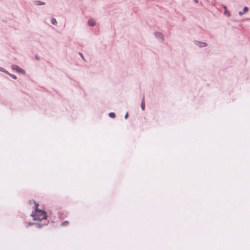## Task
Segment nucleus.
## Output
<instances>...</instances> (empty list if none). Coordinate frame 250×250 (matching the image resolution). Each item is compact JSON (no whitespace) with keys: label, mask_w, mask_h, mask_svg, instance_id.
<instances>
[{"label":"nucleus","mask_w":250,"mask_h":250,"mask_svg":"<svg viewBox=\"0 0 250 250\" xmlns=\"http://www.w3.org/2000/svg\"><path fill=\"white\" fill-rule=\"evenodd\" d=\"M10 75V76H11L12 78H13V79H17V77H16V76L15 75H12V74H11V75Z\"/></svg>","instance_id":"obj_9"},{"label":"nucleus","mask_w":250,"mask_h":250,"mask_svg":"<svg viewBox=\"0 0 250 250\" xmlns=\"http://www.w3.org/2000/svg\"><path fill=\"white\" fill-rule=\"evenodd\" d=\"M11 68L14 70H15L18 72H20V73H22V74H25V71L20 68L18 66L16 65H12L11 66Z\"/></svg>","instance_id":"obj_2"},{"label":"nucleus","mask_w":250,"mask_h":250,"mask_svg":"<svg viewBox=\"0 0 250 250\" xmlns=\"http://www.w3.org/2000/svg\"><path fill=\"white\" fill-rule=\"evenodd\" d=\"M224 9H225V10L226 9V6H225V7H224Z\"/></svg>","instance_id":"obj_17"},{"label":"nucleus","mask_w":250,"mask_h":250,"mask_svg":"<svg viewBox=\"0 0 250 250\" xmlns=\"http://www.w3.org/2000/svg\"><path fill=\"white\" fill-rule=\"evenodd\" d=\"M202 44L201 46H205L207 45L206 43H202Z\"/></svg>","instance_id":"obj_11"},{"label":"nucleus","mask_w":250,"mask_h":250,"mask_svg":"<svg viewBox=\"0 0 250 250\" xmlns=\"http://www.w3.org/2000/svg\"><path fill=\"white\" fill-rule=\"evenodd\" d=\"M38 3H39V1H38ZM44 4V3H38V4H39V5H42V4Z\"/></svg>","instance_id":"obj_13"},{"label":"nucleus","mask_w":250,"mask_h":250,"mask_svg":"<svg viewBox=\"0 0 250 250\" xmlns=\"http://www.w3.org/2000/svg\"><path fill=\"white\" fill-rule=\"evenodd\" d=\"M80 55L82 56V54H81V53H80Z\"/></svg>","instance_id":"obj_16"},{"label":"nucleus","mask_w":250,"mask_h":250,"mask_svg":"<svg viewBox=\"0 0 250 250\" xmlns=\"http://www.w3.org/2000/svg\"><path fill=\"white\" fill-rule=\"evenodd\" d=\"M249 10V8L248 7H244V9H243V12L244 13H246Z\"/></svg>","instance_id":"obj_8"},{"label":"nucleus","mask_w":250,"mask_h":250,"mask_svg":"<svg viewBox=\"0 0 250 250\" xmlns=\"http://www.w3.org/2000/svg\"><path fill=\"white\" fill-rule=\"evenodd\" d=\"M225 13L226 14H227L228 16H229V15H230V14H229V12H228H228H226V11H225Z\"/></svg>","instance_id":"obj_12"},{"label":"nucleus","mask_w":250,"mask_h":250,"mask_svg":"<svg viewBox=\"0 0 250 250\" xmlns=\"http://www.w3.org/2000/svg\"><path fill=\"white\" fill-rule=\"evenodd\" d=\"M34 204V211L31 214V216L33 219L36 221H41L46 220L47 218V213L42 209L38 208L39 205L33 201Z\"/></svg>","instance_id":"obj_1"},{"label":"nucleus","mask_w":250,"mask_h":250,"mask_svg":"<svg viewBox=\"0 0 250 250\" xmlns=\"http://www.w3.org/2000/svg\"><path fill=\"white\" fill-rule=\"evenodd\" d=\"M68 224H69V222L68 221H65L62 223V225L63 226H66L68 225Z\"/></svg>","instance_id":"obj_7"},{"label":"nucleus","mask_w":250,"mask_h":250,"mask_svg":"<svg viewBox=\"0 0 250 250\" xmlns=\"http://www.w3.org/2000/svg\"><path fill=\"white\" fill-rule=\"evenodd\" d=\"M244 14V12H243H243H242V11H240V12H239V15H240V16H242V15H243Z\"/></svg>","instance_id":"obj_10"},{"label":"nucleus","mask_w":250,"mask_h":250,"mask_svg":"<svg viewBox=\"0 0 250 250\" xmlns=\"http://www.w3.org/2000/svg\"><path fill=\"white\" fill-rule=\"evenodd\" d=\"M51 23L54 24V25H56L57 23V21L54 18H53L52 20H51Z\"/></svg>","instance_id":"obj_5"},{"label":"nucleus","mask_w":250,"mask_h":250,"mask_svg":"<svg viewBox=\"0 0 250 250\" xmlns=\"http://www.w3.org/2000/svg\"><path fill=\"white\" fill-rule=\"evenodd\" d=\"M127 117H128V114L127 113V114H126V115H125V118H127Z\"/></svg>","instance_id":"obj_14"},{"label":"nucleus","mask_w":250,"mask_h":250,"mask_svg":"<svg viewBox=\"0 0 250 250\" xmlns=\"http://www.w3.org/2000/svg\"><path fill=\"white\" fill-rule=\"evenodd\" d=\"M88 23L90 26H93L95 24V22L93 20H90L88 21Z\"/></svg>","instance_id":"obj_4"},{"label":"nucleus","mask_w":250,"mask_h":250,"mask_svg":"<svg viewBox=\"0 0 250 250\" xmlns=\"http://www.w3.org/2000/svg\"><path fill=\"white\" fill-rule=\"evenodd\" d=\"M109 116L110 117L114 118L115 117V114L113 112H111L109 114Z\"/></svg>","instance_id":"obj_6"},{"label":"nucleus","mask_w":250,"mask_h":250,"mask_svg":"<svg viewBox=\"0 0 250 250\" xmlns=\"http://www.w3.org/2000/svg\"><path fill=\"white\" fill-rule=\"evenodd\" d=\"M195 0V1L196 3H197V2H198L197 0Z\"/></svg>","instance_id":"obj_15"},{"label":"nucleus","mask_w":250,"mask_h":250,"mask_svg":"<svg viewBox=\"0 0 250 250\" xmlns=\"http://www.w3.org/2000/svg\"><path fill=\"white\" fill-rule=\"evenodd\" d=\"M141 107L143 110H145V97L143 96L142 104H141Z\"/></svg>","instance_id":"obj_3"}]
</instances>
